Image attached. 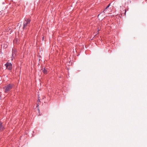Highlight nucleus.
I'll list each match as a JSON object with an SVG mask.
<instances>
[{
    "mask_svg": "<svg viewBox=\"0 0 147 147\" xmlns=\"http://www.w3.org/2000/svg\"><path fill=\"white\" fill-rule=\"evenodd\" d=\"M7 47V46H5V48H6Z\"/></svg>",
    "mask_w": 147,
    "mask_h": 147,
    "instance_id": "12",
    "label": "nucleus"
},
{
    "mask_svg": "<svg viewBox=\"0 0 147 147\" xmlns=\"http://www.w3.org/2000/svg\"><path fill=\"white\" fill-rule=\"evenodd\" d=\"M4 129V126L2 125V123L0 121V131H3Z\"/></svg>",
    "mask_w": 147,
    "mask_h": 147,
    "instance_id": "4",
    "label": "nucleus"
},
{
    "mask_svg": "<svg viewBox=\"0 0 147 147\" xmlns=\"http://www.w3.org/2000/svg\"><path fill=\"white\" fill-rule=\"evenodd\" d=\"M111 5V3H109L107 6V7H109Z\"/></svg>",
    "mask_w": 147,
    "mask_h": 147,
    "instance_id": "11",
    "label": "nucleus"
},
{
    "mask_svg": "<svg viewBox=\"0 0 147 147\" xmlns=\"http://www.w3.org/2000/svg\"><path fill=\"white\" fill-rule=\"evenodd\" d=\"M13 87V85L12 84H9L5 86L4 87V89H5V92L6 93L8 92Z\"/></svg>",
    "mask_w": 147,
    "mask_h": 147,
    "instance_id": "2",
    "label": "nucleus"
},
{
    "mask_svg": "<svg viewBox=\"0 0 147 147\" xmlns=\"http://www.w3.org/2000/svg\"><path fill=\"white\" fill-rule=\"evenodd\" d=\"M42 72L45 74H47V71L45 68H43L42 69Z\"/></svg>",
    "mask_w": 147,
    "mask_h": 147,
    "instance_id": "6",
    "label": "nucleus"
},
{
    "mask_svg": "<svg viewBox=\"0 0 147 147\" xmlns=\"http://www.w3.org/2000/svg\"><path fill=\"white\" fill-rule=\"evenodd\" d=\"M109 7H107L104 9V11H102V12H104V13H105V12H104V11H106L107 10V9H108V8Z\"/></svg>",
    "mask_w": 147,
    "mask_h": 147,
    "instance_id": "8",
    "label": "nucleus"
},
{
    "mask_svg": "<svg viewBox=\"0 0 147 147\" xmlns=\"http://www.w3.org/2000/svg\"><path fill=\"white\" fill-rule=\"evenodd\" d=\"M31 20L29 18H25L24 21L23 29L24 30L26 29L27 27L29 26Z\"/></svg>",
    "mask_w": 147,
    "mask_h": 147,
    "instance_id": "1",
    "label": "nucleus"
},
{
    "mask_svg": "<svg viewBox=\"0 0 147 147\" xmlns=\"http://www.w3.org/2000/svg\"><path fill=\"white\" fill-rule=\"evenodd\" d=\"M38 100L37 101V102L38 101L39 102L40 101V99H39L40 97L39 96V95H38Z\"/></svg>",
    "mask_w": 147,
    "mask_h": 147,
    "instance_id": "9",
    "label": "nucleus"
},
{
    "mask_svg": "<svg viewBox=\"0 0 147 147\" xmlns=\"http://www.w3.org/2000/svg\"><path fill=\"white\" fill-rule=\"evenodd\" d=\"M16 56L15 55H12L11 57V61L13 60V59H14Z\"/></svg>",
    "mask_w": 147,
    "mask_h": 147,
    "instance_id": "7",
    "label": "nucleus"
},
{
    "mask_svg": "<svg viewBox=\"0 0 147 147\" xmlns=\"http://www.w3.org/2000/svg\"><path fill=\"white\" fill-rule=\"evenodd\" d=\"M17 54V51L15 49H13L12 50V55L16 56Z\"/></svg>",
    "mask_w": 147,
    "mask_h": 147,
    "instance_id": "5",
    "label": "nucleus"
},
{
    "mask_svg": "<svg viewBox=\"0 0 147 147\" xmlns=\"http://www.w3.org/2000/svg\"><path fill=\"white\" fill-rule=\"evenodd\" d=\"M5 65L6 67V68L9 70H11L12 69V64L10 63L7 62Z\"/></svg>",
    "mask_w": 147,
    "mask_h": 147,
    "instance_id": "3",
    "label": "nucleus"
},
{
    "mask_svg": "<svg viewBox=\"0 0 147 147\" xmlns=\"http://www.w3.org/2000/svg\"><path fill=\"white\" fill-rule=\"evenodd\" d=\"M1 92H0V100L1 99Z\"/></svg>",
    "mask_w": 147,
    "mask_h": 147,
    "instance_id": "10",
    "label": "nucleus"
}]
</instances>
